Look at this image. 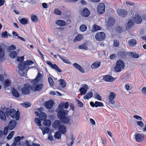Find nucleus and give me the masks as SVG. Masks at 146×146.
Listing matches in <instances>:
<instances>
[{"instance_id": "nucleus-59", "label": "nucleus", "mask_w": 146, "mask_h": 146, "mask_svg": "<svg viewBox=\"0 0 146 146\" xmlns=\"http://www.w3.org/2000/svg\"><path fill=\"white\" fill-rule=\"evenodd\" d=\"M79 48L80 49H84L86 50L88 48L84 44H82L79 45Z\"/></svg>"}, {"instance_id": "nucleus-30", "label": "nucleus", "mask_w": 146, "mask_h": 146, "mask_svg": "<svg viewBox=\"0 0 146 146\" xmlns=\"http://www.w3.org/2000/svg\"><path fill=\"white\" fill-rule=\"evenodd\" d=\"M118 55L120 58H123L126 56L127 53L124 51H120L118 53Z\"/></svg>"}, {"instance_id": "nucleus-50", "label": "nucleus", "mask_w": 146, "mask_h": 146, "mask_svg": "<svg viewBox=\"0 0 146 146\" xmlns=\"http://www.w3.org/2000/svg\"><path fill=\"white\" fill-rule=\"evenodd\" d=\"M39 128L41 129L44 135L46 133H48L49 131V129L48 127H46L44 130H43V129H41V127H39Z\"/></svg>"}, {"instance_id": "nucleus-17", "label": "nucleus", "mask_w": 146, "mask_h": 146, "mask_svg": "<svg viewBox=\"0 0 146 146\" xmlns=\"http://www.w3.org/2000/svg\"><path fill=\"white\" fill-rule=\"evenodd\" d=\"M58 130L60 133L62 134L65 133L66 131V128L64 125H61L58 128Z\"/></svg>"}, {"instance_id": "nucleus-64", "label": "nucleus", "mask_w": 146, "mask_h": 146, "mask_svg": "<svg viewBox=\"0 0 146 146\" xmlns=\"http://www.w3.org/2000/svg\"><path fill=\"white\" fill-rule=\"evenodd\" d=\"M142 91L143 94L144 95H146V87H143L142 89Z\"/></svg>"}, {"instance_id": "nucleus-40", "label": "nucleus", "mask_w": 146, "mask_h": 146, "mask_svg": "<svg viewBox=\"0 0 146 146\" xmlns=\"http://www.w3.org/2000/svg\"><path fill=\"white\" fill-rule=\"evenodd\" d=\"M129 55L134 58H137L139 57L138 55L135 52H129Z\"/></svg>"}, {"instance_id": "nucleus-19", "label": "nucleus", "mask_w": 146, "mask_h": 146, "mask_svg": "<svg viewBox=\"0 0 146 146\" xmlns=\"http://www.w3.org/2000/svg\"><path fill=\"white\" fill-rule=\"evenodd\" d=\"M73 65L76 69L79 70L80 72L83 73L84 72V70L80 65L76 63H75L73 64Z\"/></svg>"}, {"instance_id": "nucleus-6", "label": "nucleus", "mask_w": 146, "mask_h": 146, "mask_svg": "<svg viewBox=\"0 0 146 146\" xmlns=\"http://www.w3.org/2000/svg\"><path fill=\"white\" fill-rule=\"evenodd\" d=\"M46 63L48 65H50V67L52 69H54L55 70L60 72H62V71L55 64H52L51 62L49 60L47 61Z\"/></svg>"}, {"instance_id": "nucleus-28", "label": "nucleus", "mask_w": 146, "mask_h": 146, "mask_svg": "<svg viewBox=\"0 0 146 146\" xmlns=\"http://www.w3.org/2000/svg\"><path fill=\"white\" fill-rule=\"evenodd\" d=\"M39 116L40 119L42 120L46 119L47 117L46 114L43 112H41L40 113Z\"/></svg>"}, {"instance_id": "nucleus-15", "label": "nucleus", "mask_w": 146, "mask_h": 146, "mask_svg": "<svg viewBox=\"0 0 146 146\" xmlns=\"http://www.w3.org/2000/svg\"><path fill=\"white\" fill-rule=\"evenodd\" d=\"M137 42V41L136 40L133 38H132L128 40L127 44L130 46L133 47L136 44Z\"/></svg>"}, {"instance_id": "nucleus-41", "label": "nucleus", "mask_w": 146, "mask_h": 146, "mask_svg": "<svg viewBox=\"0 0 146 146\" xmlns=\"http://www.w3.org/2000/svg\"><path fill=\"white\" fill-rule=\"evenodd\" d=\"M101 29V28L100 27L97 25H94L93 27L92 31L93 32H94L98 30H100Z\"/></svg>"}, {"instance_id": "nucleus-47", "label": "nucleus", "mask_w": 146, "mask_h": 146, "mask_svg": "<svg viewBox=\"0 0 146 146\" xmlns=\"http://www.w3.org/2000/svg\"><path fill=\"white\" fill-rule=\"evenodd\" d=\"M11 84V81L9 79H6L5 82V86L8 87Z\"/></svg>"}, {"instance_id": "nucleus-48", "label": "nucleus", "mask_w": 146, "mask_h": 146, "mask_svg": "<svg viewBox=\"0 0 146 146\" xmlns=\"http://www.w3.org/2000/svg\"><path fill=\"white\" fill-rule=\"evenodd\" d=\"M14 133L15 132L14 131H13L10 133L7 137V139L9 140L11 139L13 136Z\"/></svg>"}, {"instance_id": "nucleus-5", "label": "nucleus", "mask_w": 146, "mask_h": 146, "mask_svg": "<svg viewBox=\"0 0 146 146\" xmlns=\"http://www.w3.org/2000/svg\"><path fill=\"white\" fill-rule=\"evenodd\" d=\"M106 37L105 33L103 32H100L96 34L95 35L96 39L98 41H101L104 39Z\"/></svg>"}, {"instance_id": "nucleus-24", "label": "nucleus", "mask_w": 146, "mask_h": 146, "mask_svg": "<svg viewBox=\"0 0 146 146\" xmlns=\"http://www.w3.org/2000/svg\"><path fill=\"white\" fill-rule=\"evenodd\" d=\"M93 94L91 92H89L86 95L84 96L83 98L86 100H88L92 97Z\"/></svg>"}, {"instance_id": "nucleus-44", "label": "nucleus", "mask_w": 146, "mask_h": 146, "mask_svg": "<svg viewBox=\"0 0 146 146\" xmlns=\"http://www.w3.org/2000/svg\"><path fill=\"white\" fill-rule=\"evenodd\" d=\"M87 27L86 26L84 25H81L80 28V31L82 32H84L87 29Z\"/></svg>"}, {"instance_id": "nucleus-37", "label": "nucleus", "mask_w": 146, "mask_h": 146, "mask_svg": "<svg viewBox=\"0 0 146 146\" xmlns=\"http://www.w3.org/2000/svg\"><path fill=\"white\" fill-rule=\"evenodd\" d=\"M60 82V86L62 88H64L66 87V83L65 81L63 79H60L59 80Z\"/></svg>"}, {"instance_id": "nucleus-42", "label": "nucleus", "mask_w": 146, "mask_h": 146, "mask_svg": "<svg viewBox=\"0 0 146 146\" xmlns=\"http://www.w3.org/2000/svg\"><path fill=\"white\" fill-rule=\"evenodd\" d=\"M61 133L58 131L56 132L54 135V137L55 138L59 139L61 137Z\"/></svg>"}, {"instance_id": "nucleus-20", "label": "nucleus", "mask_w": 146, "mask_h": 146, "mask_svg": "<svg viewBox=\"0 0 146 146\" xmlns=\"http://www.w3.org/2000/svg\"><path fill=\"white\" fill-rule=\"evenodd\" d=\"M115 23L114 19L112 18H110L109 19L107 23V24L109 27H111Z\"/></svg>"}, {"instance_id": "nucleus-16", "label": "nucleus", "mask_w": 146, "mask_h": 146, "mask_svg": "<svg viewBox=\"0 0 146 146\" xmlns=\"http://www.w3.org/2000/svg\"><path fill=\"white\" fill-rule=\"evenodd\" d=\"M16 122L15 120H11L9 122L8 125V128L9 129L12 130L15 127L16 124Z\"/></svg>"}, {"instance_id": "nucleus-63", "label": "nucleus", "mask_w": 146, "mask_h": 146, "mask_svg": "<svg viewBox=\"0 0 146 146\" xmlns=\"http://www.w3.org/2000/svg\"><path fill=\"white\" fill-rule=\"evenodd\" d=\"M142 71L143 73H145L146 72V65H144L142 66Z\"/></svg>"}, {"instance_id": "nucleus-1", "label": "nucleus", "mask_w": 146, "mask_h": 146, "mask_svg": "<svg viewBox=\"0 0 146 146\" xmlns=\"http://www.w3.org/2000/svg\"><path fill=\"white\" fill-rule=\"evenodd\" d=\"M27 65V60L24 62H20L19 63L18 66V68L19 70L18 73L21 76H24L27 74V70L26 67Z\"/></svg>"}, {"instance_id": "nucleus-61", "label": "nucleus", "mask_w": 146, "mask_h": 146, "mask_svg": "<svg viewBox=\"0 0 146 146\" xmlns=\"http://www.w3.org/2000/svg\"><path fill=\"white\" fill-rule=\"evenodd\" d=\"M1 37L3 38L7 37V32L6 31L3 32L2 33Z\"/></svg>"}, {"instance_id": "nucleus-32", "label": "nucleus", "mask_w": 146, "mask_h": 146, "mask_svg": "<svg viewBox=\"0 0 146 146\" xmlns=\"http://www.w3.org/2000/svg\"><path fill=\"white\" fill-rule=\"evenodd\" d=\"M22 93L27 94V85L25 84L24 85V86L22 88L21 90Z\"/></svg>"}, {"instance_id": "nucleus-2", "label": "nucleus", "mask_w": 146, "mask_h": 146, "mask_svg": "<svg viewBox=\"0 0 146 146\" xmlns=\"http://www.w3.org/2000/svg\"><path fill=\"white\" fill-rule=\"evenodd\" d=\"M124 68V63L123 62L120 60H118L116 64V66L114 68L115 70L117 72H120Z\"/></svg>"}, {"instance_id": "nucleus-12", "label": "nucleus", "mask_w": 146, "mask_h": 146, "mask_svg": "<svg viewBox=\"0 0 146 146\" xmlns=\"http://www.w3.org/2000/svg\"><path fill=\"white\" fill-rule=\"evenodd\" d=\"M45 107L48 109H51L53 106V102L52 100H50L47 102H45L44 103Z\"/></svg>"}, {"instance_id": "nucleus-29", "label": "nucleus", "mask_w": 146, "mask_h": 146, "mask_svg": "<svg viewBox=\"0 0 146 146\" xmlns=\"http://www.w3.org/2000/svg\"><path fill=\"white\" fill-rule=\"evenodd\" d=\"M11 91L13 96L17 98L19 97V93L14 88L12 89Z\"/></svg>"}, {"instance_id": "nucleus-62", "label": "nucleus", "mask_w": 146, "mask_h": 146, "mask_svg": "<svg viewBox=\"0 0 146 146\" xmlns=\"http://www.w3.org/2000/svg\"><path fill=\"white\" fill-rule=\"evenodd\" d=\"M24 58V57L23 56H22L20 57H18L17 58V60L18 61L21 62L23 61Z\"/></svg>"}, {"instance_id": "nucleus-49", "label": "nucleus", "mask_w": 146, "mask_h": 146, "mask_svg": "<svg viewBox=\"0 0 146 146\" xmlns=\"http://www.w3.org/2000/svg\"><path fill=\"white\" fill-rule=\"evenodd\" d=\"M48 81L50 85L51 86H54V82L51 78L50 77H49L48 78Z\"/></svg>"}, {"instance_id": "nucleus-26", "label": "nucleus", "mask_w": 146, "mask_h": 146, "mask_svg": "<svg viewBox=\"0 0 146 146\" xmlns=\"http://www.w3.org/2000/svg\"><path fill=\"white\" fill-rule=\"evenodd\" d=\"M57 56L59 57L60 59L64 63L69 64H72L71 62L69 61L68 60L64 59L63 57H62L60 55H57Z\"/></svg>"}, {"instance_id": "nucleus-14", "label": "nucleus", "mask_w": 146, "mask_h": 146, "mask_svg": "<svg viewBox=\"0 0 146 146\" xmlns=\"http://www.w3.org/2000/svg\"><path fill=\"white\" fill-rule=\"evenodd\" d=\"M90 11L87 8L85 7L82 11V15L84 17H87L90 15Z\"/></svg>"}, {"instance_id": "nucleus-56", "label": "nucleus", "mask_w": 146, "mask_h": 146, "mask_svg": "<svg viewBox=\"0 0 146 146\" xmlns=\"http://www.w3.org/2000/svg\"><path fill=\"white\" fill-rule=\"evenodd\" d=\"M137 124L140 126L142 128L144 124L143 122L141 121H138L136 122Z\"/></svg>"}, {"instance_id": "nucleus-57", "label": "nucleus", "mask_w": 146, "mask_h": 146, "mask_svg": "<svg viewBox=\"0 0 146 146\" xmlns=\"http://www.w3.org/2000/svg\"><path fill=\"white\" fill-rule=\"evenodd\" d=\"M54 13L56 15H61V12L58 9H55Z\"/></svg>"}, {"instance_id": "nucleus-7", "label": "nucleus", "mask_w": 146, "mask_h": 146, "mask_svg": "<svg viewBox=\"0 0 146 146\" xmlns=\"http://www.w3.org/2000/svg\"><path fill=\"white\" fill-rule=\"evenodd\" d=\"M68 111L66 110H60L58 112V116L60 119L65 116L68 114Z\"/></svg>"}, {"instance_id": "nucleus-21", "label": "nucleus", "mask_w": 146, "mask_h": 146, "mask_svg": "<svg viewBox=\"0 0 146 146\" xmlns=\"http://www.w3.org/2000/svg\"><path fill=\"white\" fill-rule=\"evenodd\" d=\"M135 138L137 141L140 142L143 140V136L141 134H137L135 135Z\"/></svg>"}, {"instance_id": "nucleus-25", "label": "nucleus", "mask_w": 146, "mask_h": 146, "mask_svg": "<svg viewBox=\"0 0 146 146\" xmlns=\"http://www.w3.org/2000/svg\"><path fill=\"white\" fill-rule=\"evenodd\" d=\"M0 118L3 121H5L6 119V115L4 112L2 110H0Z\"/></svg>"}, {"instance_id": "nucleus-55", "label": "nucleus", "mask_w": 146, "mask_h": 146, "mask_svg": "<svg viewBox=\"0 0 146 146\" xmlns=\"http://www.w3.org/2000/svg\"><path fill=\"white\" fill-rule=\"evenodd\" d=\"M77 102L78 106L79 107H82L83 106L84 104L82 102L78 99L77 100Z\"/></svg>"}, {"instance_id": "nucleus-53", "label": "nucleus", "mask_w": 146, "mask_h": 146, "mask_svg": "<svg viewBox=\"0 0 146 146\" xmlns=\"http://www.w3.org/2000/svg\"><path fill=\"white\" fill-rule=\"evenodd\" d=\"M119 42L117 40H114L113 42V45L115 47H118L119 46Z\"/></svg>"}, {"instance_id": "nucleus-46", "label": "nucleus", "mask_w": 146, "mask_h": 146, "mask_svg": "<svg viewBox=\"0 0 146 146\" xmlns=\"http://www.w3.org/2000/svg\"><path fill=\"white\" fill-rule=\"evenodd\" d=\"M95 105L96 107L104 106V104L102 102L98 101L95 102Z\"/></svg>"}, {"instance_id": "nucleus-23", "label": "nucleus", "mask_w": 146, "mask_h": 146, "mask_svg": "<svg viewBox=\"0 0 146 146\" xmlns=\"http://www.w3.org/2000/svg\"><path fill=\"white\" fill-rule=\"evenodd\" d=\"M83 38L82 34H78L74 38V42H78L81 40Z\"/></svg>"}, {"instance_id": "nucleus-60", "label": "nucleus", "mask_w": 146, "mask_h": 146, "mask_svg": "<svg viewBox=\"0 0 146 146\" xmlns=\"http://www.w3.org/2000/svg\"><path fill=\"white\" fill-rule=\"evenodd\" d=\"M15 46L14 45H12L8 48V50L9 51H11V50H15Z\"/></svg>"}, {"instance_id": "nucleus-4", "label": "nucleus", "mask_w": 146, "mask_h": 146, "mask_svg": "<svg viewBox=\"0 0 146 146\" xmlns=\"http://www.w3.org/2000/svg\"><path fill=\"white\" fill-rule=\"evenodd\" d=\"M105 5L104 3H100L98 5L97 11L98 14L101 15L105 11Z\"/></svg>"}, {"instance_id": "nucleus-10", "label": "nucleus", "mask_w": 146, "mask_h": 146, "mask_svg": "<svg viewBox=\"0 0 146 146\" xmlns=\"http://www.w3.org/2000/svg\"><path fill=\"white\" fill-rule=\"evenodd\" d=\"M133 20L134 22L136 23L140 24L142 21V19L140 15L138 14H135Z\"/></svg>"}, {"instance_id": "nucleus-43", "label": "nucleus", "mask_w": 146, "mask_h": 146, "mask_svg": "<svg viewBox=\"0 0 146 146\" xmlns=\"http://www.w3.org/2000/svg\"><path fill=\"white\" fill-rule=\"evenodd\" d=\"M34 121L35 123L39 127L41 126V121L38 118H35Z\"/></svg>"}, {"instance_id": "nucleus-52", "label": "nucleus", "mask_w": 146, "mask_h": 146, "mask_svg": "<svg viewBox=\"0 0 146 146\" xmlns=\"http://www.w3.org/2000/svg\"><path fill=\"white\" fill-rule=\"evenodd\" d=\"M61 105L65 108L67 109L68 108L69 106V103L68 102H67L65 103H62L61 104Z\"/></svg>"}, {"instance_id": "nucleus-8", "label": "nucleus", "mask_w": 146, "mask_h": 146, "mask_svg": "<svg viewBox=\"0 0 146 146\" xmlns=\"http://www.w3.org/2000/svg\"><path fill=\"white\" fill-rule=\"evenodd\" d=\"M115 97V94L113 92H111L109 95L108 96L109 104L111 105H114L115 103V102L114 99Z\"/></svg>"}, {"instance_id": "nucleus-18", "label": "nucleus", "mask_w": 146, "mask_h": 146, "mask_svg": "<svg viewBox=\"0 0 146 146\" xmlns=\"http://www.w3.org/2000/svg\"><path fill=\"white\" fill-rule=\"evenodd\" d=\"M61 121L64 123L68 124L70 121L69 116H65L60 119Z\"/></svg>"}, {"instance_id": "nucleus-27", "label": "nucleus", "mask_w": 146, "mask_h": 146, "mask_svg": "<svg viewBox=\"0 0 146 146\" xmlns=\"http://www.w3.org/2000/svg\"><path fill=\"white\" fill-rule=\"evenodd\" d=\"M56 23L60 26H64L66 25V22L64 20H58L56 21Z\"/></svg>"}, {"instance_id": "nucleus-33", "label": "nucleus", "mask_w": 146, "mask_h": 146, "mask_svg": "<svg viewBox=\"0 0 146 146\" xmlns=\"http://www.w3.org/2000/svg\"><path fill=\"white\" fill-rule=\"evenodd\" d=\"M24 138V137L22 136L21 137L19 136L15 137L14 138V143L15 144H17V142L20 141V140Z\"/></svg>"}, {"instance_id": "nucleus-36", "label": "nucleus", "mask_w": 146, "mask_h": 146, "mask_svg": "<svg viewBox=\"0 0 146 146\" xmlns=\"http://www.w3.org/2000/svg\"><path fill=\"white\" fill-rule=\"evenodd\" d=\"M43 123L44 126L49 127L51 124V122L49 120L46 119L44 120Z\"/></svg>"}, {"instance_id": "nucleus-39", "label": "nucleus", "mask_w": 146, "mask_h": 146, "mask_svg": "<svg viewBox=\"0 0 146 146\" xmlns=\"http://www.w3.org/2000/svg\"><path fill=\"white\" fill-rule=\"evenodd\" d=\"M31 19L32 21L34 22H37L38 20L37 17L34 14L31 15Z\"/></svg>"}, {"instance_id": "nucleus-45", "label": "nucleus", "mask_w": 146, "mask_h": 146, "mask_svg": "<svg viewBox=\"0 0 146 146\" xmlns=\"http://www.w3.org/2000/svg\"><path fill=\"white\" fill-rule=\"evenodd\" d=\"M94 98L97 99L98 100L101 101L102 100V98L100 95L98 94L97 92H96L94 95Z\"/></svg>"}, {"instance_id": "nucleus-3", "label": "nucleus", "mask_w": 146, "mask_h": 146, "mask_svg": "<svg viewBox=\"0 0 146 146\" xmlns=\"http://www.w3.org/2000/svg\"><path fill=\"white\" fill-rule=\"evenodd\" d=\"M10 116L13 119H15L18 120L19 119V111H16L14 109H10L9 111Z\"/></svg>"}, {"instance_id": "nucleus-13", "label": "nucleus", "mask_w": 146, "mask_h": 146, "mask_svg": "<svg viewBox=\"0 0 146 146\" xmlns=\"http://www.w3.org/2000/svg\"><path fill=\"white\" fill-rule=\"evenodd\" d=\"M117 13L121 16L124 17L127 14V11L124 9H118Z\"/></svg>"}, {"instance_id": "nucleus-11", "label": "nucleus", "mask_w": 146, "mask_h": 146, "mask_svg": "<svg viewBox=\"0 0 146 146\" xmlns=\"http://www.w3.org/2000/svg\"><path fill=\"white\" fill-rule=\"evenodd\" d=\"M103 80L108 82H112L115 80L114 78L109 75H106L103 76Z\"/></svg>"}, {"instance_id": "nucleus-54", "label": "nucleus", "mask_w": 146, "mask_h": 146, "mask_svg": "<svg viewBox=\"0 0 146 146\" xmlns=\"http://www.w3.org/2000/svg\"><path fill=\"white\" fill-rule=\"evenodd\" d=\"M20 22L23 24H26L27 23V21L26 19L23 18L20 20Z\"/></svg>"}, {"instance_id": "nucleus-51", "label": "nucleus", "mask_w": 146, "mask_h": 146, "mask_svg": "<svg viewBox=\"0 0 146 146\" xmlns=\"http://www.w3.org/2000/svg\"><path fill=\"white\" fill-rule=\"evenodd\" d=\"M86 89H85L84 88H81L80 89V91L81 94H82L84 95L87 92Z\"/></svg>"}, {"instance_id": "nucleus-31", "label": "nucleus", "mask_w": 146, "mask_h": 146, "mask_svg": "<svg viewBox=\"0 0 146 146\" xmlns=\"http://www.w3.org/2000/svg\"><path fill=\"white\" fill-rule=\"evenodd\" d=\"M60 122L59 120H56L52 124L53 127L54 128H56L60 126Z\"/></svg>"}, {"instance_id": "nucleus-22", "label": "nucleus", "mask_w": 146, "mask_h": 146, "mask_svg": "<svg viewBox=\"0 0 146 146\" xmlns=\"http://www.w3.org/2000/svg\"><path fill=\"white\" fill-rule=\"evenodd\" d=\"M101 63L100 62H96L93 63L91 65V67L93 69H96L100 66Z\"/></svg>"}, {"instance_id": "nucleus-38", "label": "nucleus", "mask_w": 146, "mask_h": 146, "mask_svg": "<svg viewBox=\"0 0 146 146\" xmlns=\"http://www.w3.org/2000/svg\"><path fill=\"white\" fill-rule=\"evenodd\" d=\"M42 78V75L40 72H38L35 78L33 80L35 81V80L36 81H38L41 80Z\"/></svg>"}, {"instance_id": "nucleus-9", "label": "nucleus", "mask_w": 146, "mask_h": 146, "mask_svg": "<svg viewBox=\"0 0 146 146\" xmlns=\"http://www.w3.org/2000/svg\"><path fill=\"white\" fill-rule=\"evenodd\" d=\"M43 84H39L36 85H34L31 87V89L34 91L40 90L41 89L42 87Z\"/></svg>"}, {"instance_id": "nucleus-58", "label": "nucleus", "mask_w": 146, "mask_h": 146, "mask_svg": "<svg viewBox=\"0 0 146 146\" xmlns=\"http://www.w3.org/2000/svg\"><path fill=\"white\" fill-rule=\"evenodd\" d=\"M133 24L132 21L130 20L127 23V27L129 28L131 27Z\"/></svg>"}, {"instance_id": "nucleus-35", "label": "nucleus", "mask_w": 146, "mask_h": 146, "mask_svg": "<svg viewBox=\"0 0 146 146\" xmlns=\"http://www.w3.org/2000/svg\"><path fill=\"white\" fill-rule=\"evenodd\" d=\"M5 52L2 47L0 45V59L3 58L4 56Z\"/></svg>"}, {"instance_id": "nucleus-34", "label": "nucleus", "mask_w": 146, "mask_h": 146, "mask_svg": "<svg viewBox=\"0 0 146 146\" xmlns=\"http://www.w3.org/2000/svg\"><path fill=\"white\" fill-rule=\"evenodd\" d=\"M9 56L11 58H14L16 57L17 56V54L15 51H13L10 52Z\"/></svg>"}]
</instances>
